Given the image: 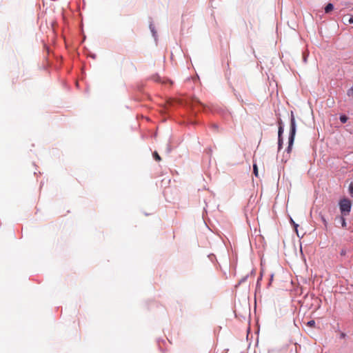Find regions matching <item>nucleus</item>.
<instances>
[{
    "label": "nucleus",
    "mask_w": 353,
    "mask_h": 353,
    "mask_svg": "<svg viewBox=\"0 0 353 353\" xmlns=\"http://www.w3.org/2000/svg\"><path fill=\"white\" fill-rule=\"evenodd\" d=\"M347 95L351 99H353V90H347Z\"/></svg>",
    "instance_id": "f8f14e48"
},
{
    "label": "nucleus",
    "mask_w": 353,
    "mask_h": 353,
    "mask_svg": "<svg viewBox=\"0 0 353 353\" xmlns=\"http://www.w3.org/2000/svg\"><path fill=\"white\" fill-rule=\"evenodd\" d=\"M349 193L351 197L353 198V183H350L348 187Z\"/></svg>",
    "instance_id": "6e6552de"
},
{
    "label": "nucleus",
    "mask_w": 353,
    "mask_h": 353,
    "mask_svg": "<svg viewBox=\"0 0 353 353\" xmlns=\"http://www.w3.org/2000/svg\"><path fill=\"white\" fill-rule=\"evenodd\" d=\"M261 278H262V275H261L260 277L258 279V280H257V285H259V281L261 280Z\"/></svg>",
    "instance_id": "6ab92c4d"
},
{
    "label": "nucleus",
    "mask_w": 353,
    "mask_h": 353,
    "mask_svg": "<svg viewBox=\"0 0 353 353\" xmlns=\"http://www.w3.org/2000/svg\"><path fill=\"white\" fill-rule=\"evenodd\" d=\"M339 209L342 216H347L352 208V203L350 199L343 198L339 201Z\"/></svg>",
    "instance_id": "f03ea898"
},
{
    "label": "nucleus",
    "mask_w": 353,
    "mask_h": 353,
    "mask_svg": "<svg viewBox=\"0 0 353 353\" xmlns=\"http://www.w3.org/2000/svg\"><path fill=\"white\" fill-rule=\"evenodd\" d=\"M339 120L342 123H345L348 120V117L345 114H341Z\"/></svg>",
    "instance_id": "39448f33"
},
{
    "label": "nucleus",
    "mask_w": 353,
    "mask_h": 353,
    "mask_svg": "<svg viewBox=\"0 0 353 353\" xmlns=\"http://www.w3.org/2000/svg\"><path fill=\"white\" fill-rule=\"evenodd\" d=\"M253 172L256 176H258V168L255 163L253 165Z\"/></svg>",
    "instance_id": "ddd939ff"
},
{
    "label": "nucleus",
    "mask_w": 353,
    "mask_h": 353,
    "mask_svg": "<svg viewBox=\"0 0 353 353\" xmlns=\"http://www.w3.org/2000/svg\"><path fill=\"white\" fill-rule=\"evenodd\" d=\"M273 276H274V274H270V281H269V283H268V286H270V285H271L272 281V279H273Z\"/></svg>",
    "instance_id": "dca6fc26"
},
{
    "label": "nucleus",
    "mask_w": 353,
    "mask_h": 353,
    "mask_svg": "<svg viewBox=\"0 0 353 353\" xmlns=\"http://www.w3.org/2000/svg\"><path fill=\"white\" fill-rule=\"evenodd\" d=\"M212 128H214V129H217L218 128V125L216 124H213L212 125Z\"/></svg>",
    "instance_id": "aec40b11"
},
{
    "label": "nucleus",
    "mask_w": 353,
    "mask_h": 353,
    "mask_svg": "<svg viewBox=\"0 0 353 353\" xmlns=\"http://www.w3.org/2000/svg\"><path fill=\"white\" fill-rule=\"evenodd\" d=\"M334 8V6L332 3H328L325 7V13H329L330 12H331Z\"/></svg>",
    "instance_id": "20e7f679"
},
{
    "label": "nucleus",
    "mask_w": 353,
    "mask_h": 353,
    "mask_svg": "<svg viewBox=\"0 0 353 353\" xmlns=\"http://www.w3.org/2000/svg\"><path fill=\"white\" fill-rule=\"evenodd\" d=\"M277 124L279 126L278 129V137H283V134L284 132V123L281 119H279L277 121Z\"/></svg>",
    "instance_id": "7ed1b4c3"
},
{
    "label": "nucleus",
    "mask_w": 353,
    "mask_h": 353,
    "mask_svg": "<svg viewBox=\"0 0 353 353\" xmlns=\"http://www.w3.org/2000/svg\"><path fill=\"white\" fill-rule=\"evenodd\" d=\"M291 223L293 224V225L294 226L295 229L296 230V228L299 226V225L295 223V222L292 220V219H291Z\"/></svg>",
    "instance_id": "2eb2a0df"
},
{
    "label": "nucleus",
    "mask_w": 353,
    "mask_h": 353,
    "mask_svg": "<svg viewBox=\"0 0 353 353\" xmlns=\"http://www.w3.org/2000/svg\"><path fill=\"white\" fill-rule=\"evenodd\" d=\"M167 152L169 153L171 151V147L169 144L167 145Z\"/></svg>",
    "instance_id": "f3484780"
},
{
    "label": "nucleus",
    "mask_w": 353,
    "mask_h": 353,
    "mask_svg": "<svg viewBox=\"0 0 353 353\" xmlns=\"http://www.w3.org/2000/svg\"><path fill=\"white\" fill-rule=\"evenodd\" d=\"M307 325L310 327H314V325H315V321L314 320H311V321H309L307 323Z\"/></svg>",
    "instance_id": "4468645a"
},
{
    "label": "nucleus",
    "mask_w": 353,
    "mask_h": 353,
    "mask_svg": "<svg viewBox=\"0 0 353 353\" xmlns=\"http://www.w3.org/2000/svg\"><path fill=\"white\" fill-rule=\"evenodd\" d=\"M283 142V137H278V150H279V151L282 148Z\"/></svg>",
    "instance_id": "0eeeda50"
},
{
    "label": "nucleus",
    "mask_w": 353,
    "mask_h": 353,
    "mask_svg": "<svg viewBox=\"0 0 353 353\" xmlns=\"http://www.w3.org/2000/svg\"><path fill=\"white\" fill-rule=\"evenodd\" d=\"M212 256H214L213 254H211V255H208V257L210 258V259L212 261Z\"/></svg>",
    "instance_id": "4be33fe9"
},
{
    "label": "nucleus",
    "mask_w": 353,
    "mask_h": 353,
    "mask_svg": "<svg viewBox=\"0 0 353 353\" xmlns=\"http://www.w3.org/2000/svg\"><path fill=\"white\" fill-rule=\"evenodd\" d=\"M345 216H342L340 217V220L341 222V225L343 228H345L347 225L345 219L344 218Z\"/></svg>",
    "instance_id": "1a4fd4ad"
},
{
    "label": "nucleus",
    "mask_w": 353,
    "mask_h": 353,
    "mask_svg": "<svg viewBox=\"0 0 353 353\" xmlns=\"http://www.w3.org/2000/svg\"><path fill=\"white\" fill-rule=\"evenodd\" d=\"M153 157L157 161H159L161 160V157L157 152H154L153 153Z\"/></svg>",
    "instance_id": "9b49d317"
},
{
    "label": "nucleus",
    "mask_w": 353,
    "mask_h": 353,
    "mask_svg": "<svg viewBox=\"0 0 353 353\" xmlns=\"http://www.w3.org/2000/svg\"><path fill=\"white\" fill-rule=\"evenodd\" d=\"M296 132V121H295V118H294L293 112H291L290 130V134H289V137H288V146L286 149V152L288 153H290L292 150Z\"/></svg>",
    "instance_id": "f257e3e1"
},
{
    "label": "nucleus",
    "mask_w": 353,
    "mask_h": 353,
    "mask_svg": "<svg viewBox=\"0 0 353 353\" xmlns=\"http://www.w3.org/2000/svg\"><path fill=\"white\" fill-rule=\"evenodd\" d=\"M349 23L352 24L353 23V17H351L350 19L348 20Z\"/></svg>",
    "instance_id": "a211bd4d"
},
{
    "label": "nucleus",
    "mask_w": 353,
    "mask_h": 353,
    "mask_svg": "<svg viewBox=\"0 0 353 353\" xmlns=\"http://www.w3.org/2000/svg\"><path fill=\"white\" fill-rule=\"evenodd\" d=\"M249 275L247 274L244 276H243L239 281L238 284L236 285V287H238L239 285H240L241 284H242L243 283H244L248 278Z\"/></svg>",
    "instance_id": "423d86ee"
},
{
    "label": "nucleus",
    "mask_w": 353,
    "mask_h": 353,
    "mask_svg": "<svg viewBox=\"0 0 353 353\" xmlns=\"http://www.w3.org/2000/svg\"><path fill=\"white\" fill-rule=\"evenodd\" d=\"M320 216H321V219L322 222L323 223L324 226L325 228H327V222L325 216L323 214H320Z\"/></svg>",
    "instance_id": "9d476101"
},
{
    "label": "nucleus",
    "mask_w": 353,
    "mask_h": 353,
    "mask_svg": "<svg viewBox=\"0 0 353 353\" xmlns=\"http://www.w3.org/2000/svg\"><path fill=\"white\" fill-rule=\"evenodd\" d=\"M170 85H172V82H170Z\"/></svg>",
    "instance_id": "b1692460"
},
{
    "label": "nucleus",
    "mask_w": 353,
    "mask_h": 353,
    "mask_svg": "<svg viewBox=\"0 0 353 353\" xmlns=\"http://www.w3.org/2000/svg\"><path fill=\"white\" fill-rule=\"evenodd\" d=\"M345 334L344 333L341 334V337H345Z\"/></svg>",
    "instance_id": "5701e85b"
},
{
    "label": "nucleus",
    "mask_w": 353,
    "mask_h": 353,
    "mask_svg": "<svg viewBox=\"0 0 353 353\" xmlns=\"http://www.w3.org/2000/svg\"><path fill=\"white\" fill-rule=\"evenodd\" d=\"M345 254V251L342 250L341 252V255H344Z\"/></svg>",
    "instance_id": "412c9836"
}]
</instances>
